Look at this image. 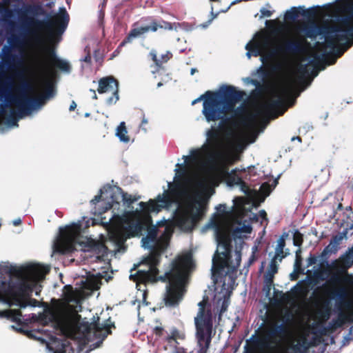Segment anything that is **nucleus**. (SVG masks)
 Listing matches in <instances>:
<instances>
[{
    "instance_id": "obj_53",
    "label": "nucleus",
    "mask_w": 353,
    "mask_h": 353,
    "mask_svg": "<svg viewBox=\"0 0 353 353\" xmlns=\"http://www.w3.org/2000/svg\"><path fill=\"white\" fill-rule=\"evenodd\" d=\"M139 308H140V304L139 303V305H138V310H139Z\"/></svg>"
},
{
    "instance_id": "obj_33",
    "label": "nucleus",
    "mask_w": 353,
    "mask_h": 353,
    "mask_svg": "<svg viewBox=\"0 0 353 353\" xmlns=\"http://www.w3.org/2000/svg\"><path fill=\"white\" fill-rule=\"evenodd\" d=\"M260 12L261 14V17H271V15L272 14V11H270L265 8H262L260 10Z\"/></svg>"
},
{
    "instance_id": "obj_46",
    "label": "nucleus",
    "mask_w": 353,
    "mask_h": 353,
    "mask_svg": "<svg viewBox=\"0 0 353 353\" xmlns=\"http://www.w3.org/2000/svg\"><path fill=\"white\" fill-rule=\"evenodd\" d=\"M196 72V69L195 68H192L191 70H190V74L191 75H193Z\"/></svg>"
},
{
    "instance_id": "obj_44",
    "label": "nucleus",
    "mask_w": 353,
    "mask_h": 353,
    "mask_svg": "<svg viewBox=\"0 0 353 353\" xmlns=\"http://www.w3.org/2000/svg\"><path fill=\"white\" fill-rule=\"evenodd\" d=\"M155 330H156L157 334H160L162 330V328H161L159 327H156Z\"/></svg>"
},
{
    "instance_id": "obj_6",
    "label": "nucleus",
    "mask_w": 353,
    "mask_h": 353,
    "mask_svg": "<svg viewBox=\"0 0 353 353\" xmlns=\"http://www.w3.org/2000/svg\"><path fill=\"white\" fill-rule=\"evenodd\" d=\"M49 271L48 265L28 264L16 269L12 277L0 275V303L21 308L37 306L38 301L30 296L33 292L39 294L41 282Z\"/></svg>"
},
{
    "instance_id": "obj_11",
    "label": "nucleus",
    "mask_w": 353,
    "mask_h": 353,
    "mask_svg": "<svg viewBox=\"0 0 353 353\" xmlns=\"http://www.w3.org/2000/svg\"><path fill=\"white\" fill-rule=\"evenodd\" d=\"M206 303L205 299L199 303V310L194 318L196 337L202 353H205L209 347L212 328V313L210 310L205 311Z\"/></svg>"
},
{
    "instance_id": "obj_39",
    "label": "nucleus",
    "mask_w": 353,
    "mask_h": 353,
    "mask_svg": "<svg viewBox=\"0 0 353 353\" xmlns=\"http://www.w3.org/2000/svg\"><path fill=\"white\" fill-rule=\"evenodd\" d=\"M12 223L14 226H18L21 223V219H16L12 221Z\"/></svg>"
},
{
    "instance_id": "obj_31",
    "label": "nucleus",
    "mask_w": 353,
    "mask_h": 353,
    "mask_svg": "<svg viewBox=\"0 0 353 353\" xmlns=\"http://www.w3.org/2000/svg\"><path fill=\"white\" fill-rule=\"evenodd\" d=\"M303 270H302L301 268L299 269H294V272L292 274H290L291 280L295 281L298 279V274L303 272Z\"/></svg>"
},
{
    "instance_id": "obj_2",
    "label": "nucleus",
    "mask_w": 353,
    "mask_h": 353,
    "mask_svg": "<svg viewBox=\"0 0 353 353\" xmlns=\"http://www.w3.org/2000/svg\"><path fill=\"white\" fill-rule=\"evenodd\" d=\"M232 201L233 205L230 209L225 204L217 206L218 212L205 226V229H213L217 243V249L212 258L213 279L217 283L219 277L225 276L223 284L216 286L212 301L213 310L219 316L226 311L233 289L231 283L234 281L229 277L230 282L226 283V276L240 265L243 239L252 232L250 223L243 220L250 212L245 206L250 205V201L236 196Z\"/></svg>"
},
{
    "instance_id": "obj_27",
    "label": "nucleus",
    "mask_w": 353,
    "mask_h": 353,
    "mask_svg": "<svg viewBox=\"0 0 353 353\" xmlns=\"http://www.w3.org/2000/svg\"><path fill=\"white\" fill-rule=\"evenodd\" d=\"M303 243V236L302 234L296 232L293 236V243L295 246L300 247Z\"/></svg>"
},
{
    "instance_id": "obj_42",
    "label": "nucleus",
    "mask_w": 353,
    "mask_h": 353,
    "mask_svg": "<svg viewBox=\"0 0 353 353\" xmlns=\"http://www.w3.org/2000/svg\"><path fill=\"white\" fill-rule=\"evenodd\" d=\"M148 123V119L143 117V119H142V121H141V128L145 125V124H147Z\"/></svg>"
},
{
    "instance_id": "obj_9",
    "label": "nucleus",
    "mask_w": 353,
    "mask_h": 353,
    "mask_svg": "<svg viewBox=\"0 0 353 353\" xmlns=\"http://www.w3.org/2000/svg\"><path fill=\"white\" fill-rule=\"evenodd\" d=\"M333 286L330 291V299L323 301L318 310V314L321 322H326L331 316L332 307L330 300H334V312L337 318L331 322L332 327H341L346 322L353 323V296L350 289L342 284L343 278L339 274H334L330 279Z\"/></svg>"
},
{
    "instance_id": "obj_15",
    "label": "nucleus",
    "mask_w": 353,
    "mask_h": 353,
    "mask_svg": "<svg viewBox=\"0 0 353 353\" xmlns=\"http://www.w3.org/2000/svg\"><path fill=\"white\" fill-rule=\"evenodd\" d=\"M194 266L192 256L190 252H186L179 256L170 264L169 270H191Z\"/></svg>"
},
{
    "instance_id": "obj_43",
    "label": "nucleus",
    "mask_w": 353,
    "mask_h": 353,
    "mask_svg": "<svg viewBox=\"0 0 353 353\" xmlns=\"http://www.w3.org/2000/svg\"><path fill=\"white\" fill-rule=\"evenodd\" d=\"M306 274H307V277H306V279H307V280H308V281H310V275H311V274H312L311 271L308 270L307 271V273H306Z\"/></svg>"
},
{
    "instance_id": "obj_13",
    "label": "nucleus",
    "mask_w": 353,
    "mask_h": 353,
    "mask_svg": "<svg viewBox=\"0 0 353 353\" xmlns=\"http://www.w3.org/2000/svg\"><path fill=\"white\" fill-rule=\"evenodd\" d=\"M69 22V15L64 7L59 8V12L54 14L47 23L50 28L49 38L53 43L61 40V34L65 32Z\"/></svg>"
},
{
    "instance_id": "obj_10",
    "label": "nucleus",
    "mask_w": 353,
    "mask_h": 353,
    "mask_svg": "<svg viewBox=\"0 0 353 353\" xmlns=\"http://www.w3.org/2000/svg\"><path fill=\"white\" fill-rule=\"evenodd\" d=\"M242 97L243 93L236 90L235 87L223 85L217 92H206L192 101V105L203 100L202 114L206 121L210 123L223 119L228 113L234 112L236 103Z\"/></svg>"
},
{
    "instance_id": "obj_24",
    "label": "nucleus",
    "mask_w": 353,
    "mask_h": 353,
    "mask_svg": "<svg viewBox=\"0 0 353 353\" xmlns=\"http://www.w3.org/2000/svg\"><path fill=\"white\" fill-rule=\"evenodd\" d=\"M309 283L306 280L299 281L295 286L294 289L300 294H304L308 291Z\"/></svg>"
},
{
    "instance_id": "obj_16",
    "label": "nucleus",
    "mask_w": 353,
    "mask_h": 353,
    "mask_svg": "<svg viewBox=\"0 0 353 353\" xmlns=\"http://www.w3.org/2000/svg\"><path fill=\"white\" fill-rule=\"evenodd\" d=\"M300 14L303 17L310 18L314 17L316 13L312 10L305 9L304 7H292L285 12L284 17L285 20L294 21L296 20Z\"/></svg>"
},
{
    "instance_id": "obj_25",
    "label": "nucleus",
    "mask_w": 353,
    "mask_h": 353,
    "mask_svg": "<svg viewBox=\"0 0 353 353\" xmlns=\"http://www.w3.org/2000/svg\"><path fill=\"white\" fill-rule=\"evenodd\" d=\"M55 65L60 70H61L64 72H69L70 70V63L65 60H63V59L55 60Z\"/></svg>"
},
{
    "instance_id": "obj_19",
    "label": "nucleus",
    "mask_w": 353,
    "mask_h": 353,
    "mask_svg": "<svg viewBox=\"0 0 353 353\" xmlns=\"http://www.w3.org/2000/svg\"><path fill=\"white\" fill-rule=\"evenodd\" d=\"M353 265V259H352L345 253L343 254L338 260L332 262V266L338 271L345 272L348 268Z\"/></svg>"
},
{
    "instance_id": "obj_3",
    "label": "nucleus",
    "mask_w": 353,
    "mask_h": 353,
    "mask_svg": "<svg viewBox=\"0 0 353 353\" xmlns=\"http://www.w3.org/2000/svg\"><path fill=\"white\" fill-rule=\"evenodd\" d=\"M42 8L35 4L23 5L17 11V19L10 21V34L8 44L3 46L0 54V97L10 99L14 86V79L8 72L16 70L24 63L26 47H29L31 64L29 73L41 77L47 69L46 43V31L43 21L35 19Z\"/></svg>"
},
{
    "instance_id": "obj_52",
    "label": "nucleus",
    "mask_w": 353,
    "mask_h": 353,
    "mask_svg": "<svg viewBox=\"0 0 353 353\" xmlns=\"http://www.w3.org/2000/svg\"><path fill=\"white\" fill-rule=\"evenodd\" d=\"M96 274L97 275H101V272H97Z\"/></svg>"
},
{
    "instance_id": "obj_30",
    "label": "nucleus",
    "mask_w": 353,
    "mask_h": 353,
    "mask_svg": "<svg viewBox=\"0 0 353 353\" xmlns=\"http://www.w3.org/2000/svg\"><path fill=\"white\" fill-rule=\"evenodd\" d=\"M221 12L219 11L216 13H215L214 12V7L213 6H211V11H210V15H211V18L208 20V23H211L212 22V21L216 19L217 17V16L219 15V13H221Z\"/></svg>"
},
{
    "instance_id": "obj_26",
    "label": "nucleus",
    "mask_w": 353,
    "mask_h": 353,
    "mask_svg": "<svg viewBox=\"0 0 353 353\" xmlns=\"http://www.w3.org/2000/svg\"><path fill=\"white\" fill-rule=\"evenodd\" d=\"M274 188V186L270 185L267 183H264L261 185L259 191L263 197H266L270 194Z\"/></svg>"
},
{
    "instance_id": "obj_38",
    "label": "nucleus",
    "mask_w": 353,
    "mask_h": 353,
    "mask_svg": "<svg viewBox=\"0 0 353 353\" xmlns=\"http://www.w3.org/2000/svg\"><path fill=\"white\" fill-rule=\"evenodd\" d=\"M76 108H77V104H76V103L74 101H72L71 104H70V105L69 110L70 111H73V110H75Z\"/></svg>"
},
{
    "instance_id": "obj_51",
    "label": "nucleus",
    "mask_w": 353,
    "mask_h": 353,
    "mask_svg": "<svg viewBox=\"0 0 353 353\" xmlns=\"http://www.w3.org/2000/svg\"><path fill=\"white\" fill-rule=\"evenodd\" d=\"M137 300H135L134 301H133V302H132V304H133V305H135V303H136V302H137Z\"/></svg>"
},
{
    "instance_id": "obj_28",
    "label": "nucleus",
    "mask_w": 353,
    "mask_h": 353,
    "mask_svg": "<svg viewBox=\"0 0 353 353\" xmlns=\"http://www.w3.org/2000/svg\"><path fill=\"white\" fill-rule=\"evenodd\" d=\"M264 285H263V290L267 293V294H269L270 290H271V288L273 285V279H271V281H270V283H268V281L266 279V278H264Z\"/></svg>"
},
{
    "instance_id": "obj_29",
    "label": "nucleus",
    "mask_w": 353,
    "mask_h": 353,
    "mask_svg": "<svg viewBox=\"0 0 353 353\" xmlns=\"http://www.w3.org/2000/svg\"><path fill=\"white\" fill-rule=\"evenodd\" d=\"M301 250L299 249L296 252V261L294 263L295 270L299 269L301 263V259L300 256Z\"/></svg>"
},
{
    "instance_id": "obj_5",
    "label": "nucleus",
    "mask_w": 353,
    "mask_h": 353,
    "mask_svg": "<svg viewBox=\"0 0 353 353\" xmlns=\"http://www.w3.org/2000/svg\"><path fill=\"white\" fill-rule=\"evenodd\" d=\"M26 61V73L31 77L39 80L41 83V94L35 97L37 93V87L28 81L23 80L20 85L19 92L12 97L14 108L6 107L1 112L2 123L4 127L0 130L4 132V129L9 130L18 127V121L26 117H29L37 112L47 103L56 95V90L52 80L49 78V64L47 60V69L41 77H34L28 72L31 61L29 58V47H26L24 61Z\"/></svg>"
},
{
    "instance_id": "obj_50",
    "label": "nucleus",
    "mask_w": 353,
    "mask_h": 353,
    "mask_svg": "<svg viewBox=\"0 0 353 353\" xmlns=\"http://www.w3.org/2000/svg\"><path fill=\"white\" fill-rule=\"evenodd\" d=\"M210 1H220V0H210Z\"/></svg>"
},
{
    "instance_id": "obj_4",
    "label": "nucleus",
    "mask_w": 353,
    "mask_h": 353,
    "mask_svg": "<svg viewBox=\"0 0 353 353\" xmlns=\"http://www.w3.org/2000/svg\"><path fill=\"white\" fill-rule=\"evenodd\" d=\"M65 303L52 307H47L39 316L42 327L35 332V339L46 345L51 353H76L70 341L77 340L81 345L90 344L96 348L109 334L108 328L103 329L99 323L89 325L80 322L81 301L83 299L81 291L66 286Z\"/></svg>"
},
{
    "instance_id": "obj_40",
    "label": "nucleus",
    "mask_w": 353,
    "mask_h": 353,
    "mask_svg": "<svg viewBox=\"0 0 353 353\" xmlns=\"http://www.w3.org/2000/svg\"><path fill=\"white\" fill-rule=\"evenodd\" d=\"M210 23H208V21L205 23H201V25H199V27L202 28H206L207 27H208V26L210 25Z\"/></svg>"
},
{
    "instance_id": "obj_34",
    "label": "nucleus",
    "mask_w": 353,
    "mask_h": 353,
    "mask_svg": "<svg viewBox=\"0 0 353 353\" xmlns=\"http://www.w3.org/2000/svg\"><path fill=\"white\" fill-rule=\"evenodd\" d=\"M317 261V259L316 256H310L307 260V266L309 267V266H311L314 264H315Z\"/></svg>"
},
{
    "instance_id": "obj_47",
    "label": "nucleus",
    "mask_w": 353,
    "mask_h": 353,
    "mask_svg": "<svg viewBox=\"0 0 353 353\" xmlns=\"http://www.w3.org/2000/svg\"><path fill=\"white\" fill-rule=\"evenodd\" d=\"M249 219H252V218H254L256 216V215L253 214H249Z\"/></svg>"
},
{
    "instance_id": "obj_32",
    "label": "nucleus",
    "mask_w": 353,
    "mask_h": 353,
    "mask_svg": "<svg viewBox=\"0 0 353 353\" xmlns=\"http://www.w3.org/2000/svg\"><path fill=\"white\" fill-rule=\"evenodd\" d=\"M244 81L247 83H251L253 85L256 86V88L260 86V82L255 79H252L250 78H246L244 79Z\"/></svg>"
},
{
    "instance_id": "obj_23",
    "label": "nucleus",
    "mask_w": 353,
    "mask_h": 353,
    "mask_svg": "<svg viewBox=\"0 0 353 353\" xmlns=\"http://www.w3.org/2000/svg\"><path fill=\"white\" fill-rule=\"evenodd\" d=\"M150 55L151 56L152 59L153 60V61L155 63V64L157 66H160L163 63L167 62L172 57V54L169 51H168L165 54H162L161 56V59L157 58V53L154 50H152L150 52Z\"/></svg>"
},
{
    "instance_id": "obj_48",
    "label": "nucleus",
    "mask_w": 353,
    "mask_h": 353,
    "mask_svg": "<svg viewBox=\"0 0 353 353\" xmlns=\"http://www.w3.org/2000/svg\"><path fill=\"white\" fill-rule=\"evenodd\" d=\"M163 85V83L161 82L158 83L157 87L159 88Z\"/></svg>"
},
{
    "instance_id": "obj_12",
    "label": "nucleus",
    "mask_w": 353,
    "mask_h": 353,
    "mask_svg": "<svg viewBox=\"0 0 353 353\" xmlns=\"http://www.w3.org/2000/svg\"><path fill=\"white\" fill-rule=\"evenodd\" d=\"M159 28L168 30H175L178 28L184 29L185 30H190L189 26L185 23H170L163 20L156 21L152 20L148 25L140 27L133 28L129 32L128 37L120 43L119 48L124 46L126 43H130L134 39L141 35L151 32H156Z\"/></svg>"
},
{
    "instance_id": "obj_54",
    "label": "nucleus",
    "mask_w": 353,
    "mask_h": 353,
    "mask_svg": "<svg viewBox=\"0 0 353 353\" xmlns=\"http://www.w3.org/2000/svg\"><path fill=\"white\" fill-rule=\"evenodd\" d=\"M21 74L23 77V72H21Z\"/></svg>"
},
{
    "instance_id": "obj_37",
    "label": "nucleus",
    "mask_w": 353,
    "mask_h": 353,
    "mask_svg": "<svg viewBox=\"0 0 353 353\" xmlns=\"http://www.w3.org/2000/svg\"><path fill=\"white\" fill-rule=\"evenodd\" d=\"M345 254L349 256L352 259H353V247L350 248Z\"/></svg>"
},
{
    "instance_id": "obj_49",
    "label": "nucleus",
    "mask_w": 353,
    "mask_h": 353,
    "mask_svg": "<svg viewBox=\"0 0 353 353\" xmlns=\"http://www.w3.org/2000/svg\"><path fill=\"white\" fill-rule=\"evenodd\" d=\"M85 117H90V113L86 112V113L85 114Z\"/></svg>"
},
{
    "instance_id": "obj_22",
    "label": "nucleus",
    "mask_w": 353,
    "mask_h": 353,
    "mask_svg": "<svg viewBox=\"0 0 353 353\" xmlns=\"http://www.w3.org/2000/svg\"><path fill=\"white\" fill-rule=\"evenodd\" d=\"M21 312L17 310H6L0 311V316L11 319L14 322L21 321Z\"/></svg>"
},
{
    "instance_id": "obj_21",
    "label": "nucleus",
    "mask_w": 353,
    "mask_h": 353,
    "mask_svg": "<svg viewBox=\"0 0 353 353\" xmlns=\"http://www.w3.org/2000/svg\"><path fill=\"white\" fill-rule=\"evenodd\" d=\"M279 263L280 261L271 259L269 266L263 276L264 278H266L268 283H270V281H271V279H274L275 274H276L278 272V267Z\"/></svg>"
},
{
    "instance_id": "obj_18",
    "label": "nucleus",
    "mask_w": 353,
    "mask_h": 353,
    "mask_svg": "<svg viewBox=\"0 0 353 353\" xmlns=\"http://www.w3.org/2000/svg\"><path fill=\"white\" fill-rule=\"evenodd\" d=\"M346 233H340L333 236L330 243L327 245L322 252L323 256L336 253L339 249L343 239L345 237Z\"/></svg>"
},
{
    "instance_id": "obj_1",
    "label": "nucleus",
    "mask_w": 353,
    "mask_h": 353,
    "mask_svg": "<svg viewBox=\"0 0 353 353\" xmlns=\"http://www.w3.org/2000/svg\"><path fill=\"white\" fill-rule=\"evenodd\" d=\"M329 17L345 13L353 6V0H336L325 6ZM295 39H288L279 45L266 30L254 34L245 46L246 56H260L263 65L270 63L282 50L296 55L299 64L296 70L285 72L280 85L270 97L260 103L245 121L244 139L254 143L270 119L283 114L287 100L295 88L304 90L319 74L318 65L325 62L332 65L336 59L353 45V14L342 18L339 24L331 26L314 22L296 27Z\"/></svg>"
},
{
    "instance_id": "obj_8",
    "label": "nucleus",
    "mask_w": 353,
    "mask_h": 353,
    "mask_svg": "<svg viewBox=\"0 0 353 353\" xmlns=\"http://www.w3.org/2000/svg\"><path fill=\"white\" fill-rule=\"evenodd\" d=\"M81 224L73 223L70 225L59 228V233L53 242V252L67 254L74 250H81L85 252H94L95 263L101 265L93 267L96 269H108L109 263L108 250L107 246L91 239H80Z\"/></svg>"
},
{
    "instance_id": "obj_14",
    "label": "nucleus",
    "mask_w": 353,
    "mask_h": 353,
    "mask_svg": "<svg viewBox=\"0 0 353 353\" xmlns=\"http://www.w3.org/2000/svg\"><path fill=\"white\" fill-rule=\"evenodd\" d=\"M99 94L110 93L112 96L108 98L106 103L112 105L119 100V83L113 77H106L99 81V88L97 89Z\"/></svg>"
},
{
    "instance_id": "obj_7",
    "label": "nucleus",
    "mask_w": 353,
    "mask_h": 353,
    "mask_svg": "<svg viewBox=\"0 0 353 353\" xmlns=\"http://www.w3.org/2000/svg\"><path fill=\"white\" fill-rule=\"evenodd\" d=\"M286 332L283 323H272L265 327L258 335H252L250 342L249 353H309L316 344V336L307 330L299 332L291 341L288 348H283L282 335Z\"/></svg>"
},
{
    "instance_id": "obj_17",
    "label": "nucleus",
    "mask_w": 353,
    "mask_h": 353,
    "mask_svg": "<svg viewBox=\"0 0 353 353\" xmlns=\"http://www.w3.org/2000/svg\"><path fill=\"white\" fill-rule=\"evenodd\" d=\"M287 236L288 234L284 233L278 239L274 248V254L272 259L281 262V261L290 254L288 249L284 250L285 246V238Z\"/></svg>"
},
{
    "instance_id": "obj_35",
    "label": "nucleus",
    "mask_w": 353,
    "mask_h": 353,
    "mask_svg": "<svg viewBox=\"0 0 353 353\" xmlns=\"http://www.w3.org/2000/svg\"><path fill=\"white\" fill-rule=\"evenodd\" d=\"M81 61L88 63H90L91 56L90 52H88V54L81 59Z\"/></svg>"
},
{
    "instance_id": "obj_41",
    "label": "nucleus",
    "mask_w": 353,
    "mask_h": 353,
    "mask_svg": "<svg viewBox=\"0 0 353 353\" xmlns=\"http://www.w3.org/2000/svg\"><path fill=\"white\" fill-rule=\"evenodd\" d=\"M298 141L299 143H301V139L300 137H292L291 139V141Z\"/></svg>"
},
{
    "instance_id": "obj_45",
    "label": "nucleus",
    "mask_w": 353,
    "mask_h": 353,
    "mask_svg": "<svg viewBox=\"0 0 353 353\" xmlns=\"http://www.w3.org/2000/svg\"><path fill=\"white\" fill-rule=\"evenodd\" d=\"M90 91H91V92H93V94H94V95H93V99H96L97 98V94H96V93H95V91H94V90H90Z\"/></svg>"
},
{
    "instance_id": "obj_20",
    "label": "nucleus",
    "mask_w": 353,
    "mask_h": 353,
    "mask_svg": "<svg viewBox=\"0 0 353 353\" xmlns=\"http://www.w3.org/2000/svg\"><path fill=\"white\" fill-rule=\"evenodd\" d=\"M115 135L122 143H128L130 141V138L128 135V130L124 121L121 122L117 126Z\"/></svg>"
},
{
    "instance_id": "obj_36",
    "label": "nucleus",
    "mask_w": 353,
    "mask_h": 353,
    "mask_svg": "<svg viewBox=\"0 0 353 353\" xmlns=\"http://www.w3.org/2000/svg\"><path fill=\"white\" fill-rule=\"evenodd\" d=\"M266 216H267V214L265 212V210H260L259 212V216H260V218H261L263 220H265L266 219Z\"/></svg>"
}]
</instances>
